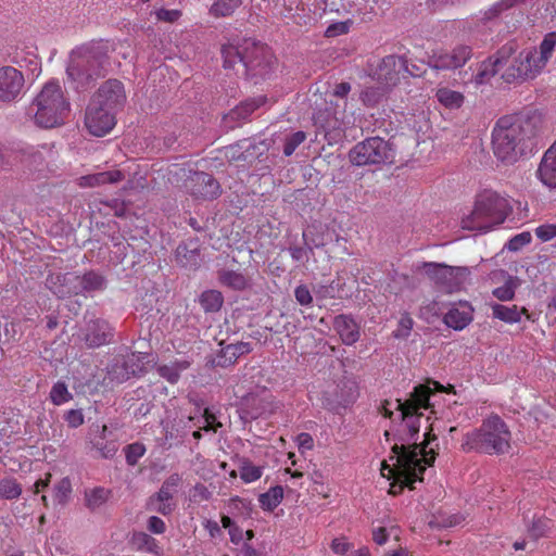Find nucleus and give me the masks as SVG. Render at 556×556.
Instances as JSON below:
<instances>
[{"mask_svg": "<svg viewBox=\"0 0 556 556\" xmlns=\"http://www.w3.org/2000/svg\"><path fill=\"white\" fill-rule=\"evenodd\" d=\"M437 440L434 434L427 432L424 442L419 445L394 444L391 447L392 455L389 457L391 465L383 460L381 463V476L389 480V494L399 495L405 488L414 489V483L422 481L427 466H432L437 453L433 448L427 451L431 441Z\"/></svg>", "mask_w": 556, "mask_h": 556, "instance_id": "f257e3e1", "label": "nucleus"}, {"mask_svg": "<svg viewBox=\"0 0 556 556\" xmlns=\"http://www.w3.org/2000/svg\"><path fill=\"white\" fill-rule=\"evenodd\" d=\"M222 58L226 70L247 77H266L276 60L271 51L251 38H232L222 47Z\"/></svg>", "mask_w": 556, "mask_h": 556, "instance_id": "f03ea898", "label": "nucleus"}, {"mask_svg": "<svg viewBox=\"0 0 556 556\" xmlns=\"http://www.w3.org/2000/svg\"><path fill=\"white\" fill-rule=\"evenodd\" d=\"M109 50V45L103 41H91L72 50L66 76L76 91L87 90L105 74Z\"/></svg>", "mask_w": 556, "mask_h": 556, "instance_id": "7ed1b4c3", "label": "nucleus"}, {"mask_svg": "<svg viewBox=\"0 0 556 556\" xmlns=\"http://www.w3.org/2000/svg\"><path fill=\"white\" fill-rule=\"evenodd\" d=\"M510 440L511 433L506 422L498 415H491L479 428L464 435L462 450L501 455L509 451Z\"/></svg>", "mask_w": 556, "mask_h": 556, "instance_id": "20e7f679", "label": "nucleus"}, {"mask_svg": "<svg viewBox=\"0 0 556 556\" xmlns=\"http://www.w3.org/2000/svg\"><path fill=\"white\" fill-rule=\"evenodd\" d=\"M509 212L506 198L496 191L485 189L475 201L473 210L462 219V227L468 230L486 232L493 226L504 223Z\"/></svg>", "mask_w": 556, "mask_h": 556, "instance_id": "39448f33", "label": "nucleus"}, {"mask_svg": "<svg viewBox=\"0 0 556 556\" xmlns=\"http://www.w3.org/2000/svg\"><path fill=\"white\" fill-rule=\"evenodd\" d=\"M36 125L42 128L61 126L71 111V104L59 80L48 81L33 102Z\"/></svg>", "mask_w": 556, "mask_h": 556, "instance_id": "423d86ee", "label": "nucleus"}, {"mask_svg": "<svg viewBox=\"0 0 556 556\" xmlns=\"http://www.w3.org/2000/svg\"><path fill=\"white\" fill-rule=\"evenodd\" d=\"M169 174L182 179L184 190L194 200L213 201L222 194L220 184L205 172H191L178 165H173Z\"/></svg>", "mask_w": 556, "mask_h": 556, "instance_id": "0eeeda50", "label": "nucleus"}, {"mask_svg": "<svg viewBox=\"0 0 556 556\" xmlns=\"http://www.w3.org/2000/svg\"><path fill=\"white\" fill-rule=\"evenodd\" d=\"M349 156L357 166L393 163L395 151L391 141H358L351 149Z\"/></svg>", "mask_w": 556, "mask_h": 556, "instance_id": "6e6552de", "label": "nucleus"}, {"mask_svg": "<svg viewBox=\"0 0 556 556\" xmlns=\"http://www.w3.org/2000/svg\"><path fill=\"white\" fill-rule=\"evenodd\" d=\"M437 392L455 393V390L451 384L444 388L438 381L428 380L426 383L416 386L406 401L397 400L396 409L402 412L403 419L414 416L417 410L428 409L432 406L430 401Z\"/></svg>", "mask_w": 556, "mask_h": 556, "instance_id": "1a4fd4ad", "label": "nucleus"}, {"mask_svg": "<svg viewBox=\"0 0 556 556\" xmlns=\"http://www.w3.org/2000/svg\"><path fill=\"white\" fill-rule=\"evenodd\" d=\"M545 66L546 65L539 59L538 50H522L503 72L502 78L506 83L532 79L536 77Z\"/></svg>", "mask_w": 556, "mask_h": 556, "instance_id": "9d476101", "label": "nucleus"}, {"mask_svg": "<svg viewBox=\"0 0 556 556\" xmlns=\"http://www.w3.org/2000/svg\"><path fill=\"white\" fill-rule=\"evenodd\" d=\"M422 268L431 281L448 292L459 290L469 275L467 267L448 266L433 262L424 263Z\"/></svg>", "mask_w": 556, "mask_h": 556, "instance_id": "9b49d317", "label": "nucleus"}, {"mask_svg": "<svg viewBox=\"0 0 556 556\" xmlns=\"http://www.w3.org/2000/svg\"><path fill=\"white\" fill-rule=\"evenodd\" d=\"M535 118L525 117L521 114L505 115L501 117L492 131V139H519L534 136Z\"/></svg>", "mask_w": 556, "mask_h": 556, "instance_id": "f8f14e48", "label": "nucleus"}, {"mask_svg": "<svg viewBox=\"0 0 556 556\" xmlns=\"http://www.w3.org/2000/svg\"><path fill=\"white\" fill-rule=\"evenodd\" d=\"M89 102L117 114L126 103L124 85L117 79H108L92 93Z\"/></svg>", "mask_w": 556, "mask_h": 556, "instance_id": "ddd939ff", "label": "nucleus"}, {"mask_svg": "<svg viewBox=\"0 0 556 556\" xmlns=\"http://www.w3.org/2000/svg\"><path fill=\"white\" fill-rule=\"evenodd\" d=\"M402 73H409L407 62L399 55H388L379 61L375 68L370 70L369 75L380 85L389 88L395 86L400 80Z\"/></svg>", "mask_w": 556, "mask_h": 556, "instance_id": "4468645a", "label": "nucleus"}, {"mask_svg": "<svg viewBox=\"0 0 556 556\" xmlns=\"http://www.w3.org/2000/svg\"><path fill=\"white\" fill-rule=\"evenodd\" d=\"M85 128L91 136L104 137L116 125V114L88 102L84 115Z\"/></svg>", "mask_w": 556, "mask_h": 556, "instance_id": "2eb2a0df", "label": "nucleus"}, {"mask_svg": "<svg viewBox=\"0 0 556 556\" xmlns=\"http://www.w3.org/2000/svg\"><path fill=\"white\" fill-rule=\"evenodd\" d=\"M266 102L267 98L265 96H258L240 102L223 116L220 126L226 130L240 127L243 123L249 121L253 112L265 105Z\"/></svg>", "mask_w": 556, "mask_h": 556, "instance_id": "dca6fc26", "label": "nucleus"}, {"mask_svg": "<svg viewBox=\"0 0 556 556\" xmlns=\"http://www.w3.org/2000/svg\"><path fill=\"white\" fill-rule=\"evenodd\" d=\"M513 53L514 47L511 45L502 47L495 55L489 58L479 65L478 72L473 77V81L477 85L489 83L504 66L507 65Z\"/></svg>", "mask_w": 556, "mask_h": 556, "instance_id": "f3484780", "label": "nucleus"}, {"mask_svg": "<svg viewBox=\"0 0 556 556\" xmlns=\"http://www.w3.org/2000/svg\"><path fill=\"white\" fill-rule=\"evenodd\" d=\"M113 327L102 318L91 319L81 329V339L88 348L108 344L113 338Z\"/></svg>", "mask_w": 556, "mask_h": 556, "instance_id": "a211bd4d", "label": "nucleus"}, {"mask_svg": "<svg viewBox=\"0 0 556 556\" xmlns=\"http://www.w3.org/2000/svg\"><path fill=\"white\" fill-rule=\"evenodd\" d=\"M471 55L472 51L469 46L459 45L451 52L433 54L430 58L429 64L435 70H456L464 66Z\"/></svg>", "mask_w": 556, "mask_h": 556, "instance_id": "6ab92c4d", "label": "nucleus"}, {"mask_svg": "<svg viewBox=\"0 0 556 556\" xmlns=\"http://www.w3.org/2000/svg\"><path fill=\"white\" fill-rule=\"evenodd\" d=\"M24 86L23 74L12 66L0 67V102L15 100Z\"/></svg>", "mask_w": 556, "mask_h": 556, "instance_id": "aec40b11", "label": "nucleus"}, {"mask_svg": "<svg viewBox=\"0 0 556 556\" xmlns=\"http://www.w3.org/2000/svg\"><path fill=\"white\" fill-rule=\"evenodd\" d=\"M181 482V478L178 473L170 475L162 484L159 492L151 497V504L154 505V509L164 515H170L175 508L173 503V493L175 489Z\"/></svg>", "mask_w": 556, "mask_h": 556, "instance_id": "412c9836", "label": "nucleus"}, {"mask_svg": "<svg viewBox=\"0 0 556 556\" xmlns=\"http://www.w3.org/2000/svg\"><path fill=\"white\" fill-rule=\"evenodd\" d=\"M47 283L59 298L77 295L81 293L78 275L75 273H58L48 277Z\"/></svg>", "mask_w": 556, "mask_h": 556, "instance_id": "4be33fe9", "label": "nucleus"}, {"mask_svg": "<svg viewBox=\"0 0 556 556\" xmlns=\"http://www.w3.org/2000/svg\"><path fill=\"white\" fill-rule=\"evenodd\" d=\"M472 319L473 308L466 301H460L457 304H453L443 317L444 324L454 330L465 329L472 321Z\"/></svg>", "mask_w": 556, "mask_h": 556, "instance_id": "5701e85b", "label": "nucleus"}, {"mask_svg": "<svg viewBox=\"0 0 556 556\" xmlns=\"http://www.w3.org/2000/svg\"><path fill=\"white\" fill-rule=\"evenodd\" d=\"M496 159L504 164H514L523 154L525 141H491Z\"/></svg>", "mask_w": 556, "mask_h": 556, "instance_id": "b1692460", "label": "nucleus"}, {"mask_svg": "<svg viewBox=\"0 0 556 556\" xmlns=\"http://www.w3.org/2000/svg\"><path fill=\"white\" fill-rule=\"evenodd\" d=\"M538 175L543 185L556 188V141L544 153Z\"/></svg>", "mask_w": 556, "mask_h": 556, "instance_id": "393cba45", "label": "nucleus"}, {"mask_svg": "<svg viewBox=\"0 0 556 556\" xmlns=\"http://www.w3.org/2000/svg\"><path fill=\"white\" fill-rule=\"evenodd\" d=\"M251 351L252 346L249 342H237L228 344L219 351L216 358L214 359V364L219 367L231 366L240 356L249 354Z\"/></svg>", "mask_w": 556, "mask_h": 556, "instance_id": "a878e982", "label": "nucleus"}, {"mask_svg": "<svg viewBox=\"0 0 556 556\" xmlns=\"http://www.w3.org/2000/svg\"><path fill=\"white\" fill-rule=\"evenodd\" d=\"M124 178V174L121 170L115 169L81 176L77 179V185L80 188H93L105 184H117Z\"/></svg>", "mask_w": 556, "mask_h": 556, "instance_id": "bb28decb", "label": "nucleus"}, {"mask_svg": "<svg viewBox=\"0 0 556 556\" xmlns=\"http://www.w3.org/2000/svg\"><path fill=\"white\" fill-rule=\"evenodd\" d=\"M333 326L344 344L352 345L358 341L359 328L353 318L339 315L334 318Z\"/></svg>", "mask_w": 556, "mask_h": 556, "instance_id": "cd10ccee", "label": "nucleus"}, {"mask_svg": "<svg viewBox=\"0 0 556 556\" xmlns=\"http://www.w3.org/2000/svg\"><path fill=\"white\" fill-rule=\"evenodd\" d=\"M493 317L506 324H516L521 320V316L530 318V314L526 307H518L517 305L506 306L503 304H494L492 306Z\"/></svg>", "mask_w": 556, "mask_h": 556, "instance_id": "c85d7f7f", "label": "nucleus"}, {"mask_svg": "<svg viewBox=\"0 0 556 556\" xmlns=\"http://www.w3.org/2000/svg\"><path fill=\"white\" fill-rule=\"evenodd\" d=\"M218 281L233 290H244L248 287V278L238 270L222 269L218 271Z\"/></svg>", "mask_w": 556, "mask_h": 556, "instance_id": "c756f323", "label": "nucleus"}, {"mask_svg": "<svg viewBox=\"0 0 556 556\" xmlns=\"http://www.w3.org/2000/svg\"><path fill=\"white\" fill-rule=\"evenodd\" d=\"M190 363L188 361H174L169 364L160 365L157 374L166 379L169 383L175 384L180 378V374L188 369Z\"/></svg>", "mask_w": 556, "mask_h": 556, "instance_id": "7c9ffc66", "label": "nucleus"}, {"mask_svg": "<svg viewBox=\"0 0 556 556\" xmlns=\"http://www.w3.org/2000/svg\"><path fill=\"white\" fill-rule=\"evenodd\" d=\"M435 97L440 104L450 110L459 109L465 100V97L462 92L452 90L447 87L439 88L435 92Z\"/></svg>", "mask_w": 556, "mask_h": 556, "instance_id": "2f4dec72", "label": "nucleus"}, {"mask_svg": "<svg viewBox=\"0 0 556 556\" xmlns=\"http://www.w3.org/2000/svg\"><path fill=\"white\" fill-rule=\"evenodd\" d=\"M177 263L189 269H197L200 266V254L197 248L188 249L186 244H180L176 249Z\"/></svg>", "mask_w": 556, "mask_h": 556, "instance_id": "473e14b6", "label": "nucleus"}, {"mask_svg": "<svg viewBox=\"0 0 556 556\" xmlns=\"http://www.w3.org/2000/svg\"><path fill=\"white\" fill-rule=\"evenodd\" d=\"M199 304L205 313H216L224 304V296L218 290H205L199 296Z\"/></svg>", "mask_w": 556, "mask_h": 556, "instance_id": "72a5a7b5", "label": "nucleus"}, {"mask_svg": "<svg viewBox=\"0 0 556 556\" xmlns=\"http://www.w3.org/2000/svg\"><path fill=\"white\" fill-rule=\"evenodd\" d=\"M110 495L111 491L103 486L86 490L84 494L85 505L90 510H96L108 502Z\"/></svg>", "mask_w": 556, "mask_h": 556, "instance_id": "f704fd0d", "label": "nucleus"}, {"mask_svg": "<svg viewBox=\"0 0 556 556\" xmlns=\"http://www.w3.org/2000/svg\"><path fill=\"white\" fill-rule=\"evenodd\" d=\"M78 280L81 292L103 290L106 286L105 278L92 270L84 274L83 276L78 275Z\"/></svg>", "mask_w": 556, "mask_h": 556, "instance_id": "c9c22d12", "label": "nucleus"}, {"mask_svg": "<svg viewBox=\"0 0 556 556\" xmlns=\"http://www.w3.org/2000/svg\"><path fill=\"white\" fill-rule=\"evenodd\" d=\"M283 498V489L280 485L271 486L267 492L258 496L261 507L265 510L273 511Z\"/></svg>", "mask_w": 556, "mask_h": 556, "instance_id": "e433bc0d", "label": "nucleus"}, {"mask_svg": "<svg viewBox=\"0 0 556 556\" xmlns=\"http://www.w3.org/2000/svg\"><path fill=\"white\" fill-rule=\"evenodd\" d=\"M303 240L312 253L314 248H321L325 245L324 228L320 224H312L307 230L303 232Z\"/></svg>", "mask_w": 556, "mask_h": 556, "instance_id": "4c0bfd02", "label": "nucleus"}, {"mask_svg": "<svg viewBox=\"0 0 556 556\" xmlns=\"http://www.w3.org/2000/svg\"><path fill=\"white\" fill-rule=\"evenodd\" d=\"M242 0H217L210 8V14L214 17H226L231 15Z\"/></svg>", "mask_w": 556, "mask_h": 556, "instance_id": "58836bf2", "label": "nucleus"}, {"mask_svg": "<svg viewBox=\"0 0 556 556\" xmlns=\"http://www.w3.org/2000/svg\"><path fill=\"white\" fill-rule=\"evenodd\" d=\"M72 482L68 477L62 478L53 485V501L59 505H65L72 494Z\"/></svg>", "mask_w": 556, "mask_h": 556, "instance_id": "ea45409f", "label": "nucleus"}, {"mask_svg": "<svg viewBox=\"0 0 556 556\" xmlns=\"http://www.w3.org/2000/svg\"><path fill=\"white\" fill-rule=\"evenodd\" d=\"M314 123L317 127L325 130V138L331 136V131L336 130L339 126V117L330 113L317 112L314 115Z\"/></svg>", "mask_w": 556, "mask_h": 556, "instance_id": "a19ab883", "label": "nucleus"}, {"mask_svg": "<svg viewBox=\"0 0 556 556\" xmlns=\"http://www.w3.org/2000/svg\"><path fill=\"white\" fill-rule=\"evenodd\" d=\"M22 494V485L14 478L0 480V498L15 500Z\"/></svg>", "mask_w": 556, "mask_h": 556, "instance_id": "79ce46f5", "label": "nucleus"}, {"mask_svg": "<svg viewBox=\"0 0 556 556\" xmlns=\"http://www.w3.org/2000/svg\"><path fill=\"white\" fill-rule=\"evenodd\" d=\"M242 409L248 417L256 419L264 412V406L257 395L249 394L242 400Z\"/></svg>", "mask_w": 556, "mask_h": 556, "instance_id": "37998d69", "label": "nucleus"}, {"mask_svg": "<svg viewBox=\"0 0 556 556\" xmlns=\"http://www.w3.org/2000/svg\"><path fill=\"white\" fill-rule=\"evenodd\" d=\"M263 468L253 465L249 459H244L240 466V478L244 483H252L261 479Z\"/></svg>", "mask_w": 556, "mask_h": 556, "instance_id": "c03bdc74", "label": "nucleus"}, {"mask_svg": "<svg viewBox=\"0 0 556 556\" xmlns=\"http://www.w3.org/2000/svg\"><path fill=\"white\" fill-rule=\"evenodd\" d=\"M556 47V33H548L545 35L543 41L540 45L538 51L539 59L546 65L548 60L552 58L554 49Z\"/></svg>", "mask_w": 556, "mask_h": 556, "instance_id": "a18cd8bd", "label": "nucleus"}, {"mask_svg": "<svg viewBox=\"0 0 556 556\" xmlns=\"http://www.w3.org/2000/svg\"><path fill=\"white\" fill-rule=\"evenodd\" d=\"M72 399L64 382L58 381L50 391V400L54 405H62Z\"/></svg>", "mask_w": 556, "mask_h": 556, "instance_id": "49530a36", "label": "nucleus"}, {"mask_svg": "<svg viewBox=\"0 0 556 556\" xmlns=\"http://www.w3.org/2000/svg\"><path fill=\"white\" fill-rule=\"evenodd\" d=\"M387 87H368L361 93V100L365 105L372 106L382 98Z\"/></svg>", "mask_w": 556, "mask_h": 556, "instance_id": "de8ad7c7", "label": "nucleus"}, {"mask_svg": "<svg viewBox=\"0 0 556 556\" xmlns=\"http://www.w3.org/2000/svg\"><path fill=\"white\" fill-rule=\"evenodd\" d=\"M516 283L509 277L505 283L493 290V295L500 301H511L515 298Z\"/></svg>", "mask_w": 556, "mask_h": 556, "instance_id": "09e8293b", "label": "nucleus"}, {"mask_svg": "<svg viewBox=\"0 0 556 556\" xmlns=\"http://www.w3.org/2000/svg\"><path fill=\"white\" fill-rule=\"evenodd\" d=\"M128 367L129 365L127 361H124L121 365L116 363L109 371L110 379L112 381H116L117 383H121L129 379L130 376L135 374V370L132 369L131 371H129Z\"/></svg>", "mask_w": 556, "mask_h": 556, "instance_id": "8fccbe9b", "label": "nucleus"}, {"mask_svg": "<svg viewBox=\"0 0 556 556\" xmlns=\"http://www.w3.org/2000/svg\"><path fill=\"white\" fill-rule=\"evenodd\" d=\"M146 446L142 443L136 442L126 446V462L128 465L134 466L144 455Z\"/></svg>", "mask_w": 556, "mask_h": 556, "instance_id": "3c124183", "label": "nucleus"}, {"mask_svg": "<svg viewBox=\"0 0 556 556\" xmlns=\"http://www.w3.org/2000/svg\"><path fill=\"white\" fill-rule=\"evenodd\" d=\"M552 521L547 518H539L532 522L529 529L530 535L534 539L542 538L551 530Z\"/></svg>", "mask_w": 556, "mask_h": 556, "instance_id": "603ef678", "label": "nucleus"}, {"mask_svg": "<svg viewBox=\"0 0 556 556\" xmlns=\"http://www.w3.org/2000/svg\"><path fill=\"white\" fill-rule=\"evenodd\" d=\"M534 233L542 242H548L556 238V224H542L534 229Z\"/></svg>", "mask_w": 556, "mask_h": 556, "instance_id": "864d4df0", "label": "nucleus"}, {"mask_svg": "<svg viewBox=\"0 0 556 556\" xmlns=\"http://www.w3.org/2000/svg\"><path fill=\"white\" fill-rule=\"evenodd\" d=\"M212 496L210 490L202 483H197L190 490V501L194 503H201L203 501H208Z\"/></svg>", "mask_w": 556, "mask_h": 556, "instance_id": "5fc2aeb1", "label": "nucleus"}, {"mask_svg": "<svg viewBox=\"0 0 556 556\" xmlns=\"http://www.w3.org/2000/svg\"><path fill=\"white\" fill-rule=\"evenodd\" d=\"M294 296H295L296 302L301 306H311L313 304L312 293H311L309 289L307 288V286H305V285H300L295 288Z\"/></svg>", "mask_w": 556, "mask_h": 556, "instance_id": "6e6d98bb", "label": "nucleus"}, {"mask_svg": "<svg viewBox=\"0 0 556 556\" xmlns=\"http://www.w3.org/2000/svg\"><path fill=\"white\" fill-rule=\"evenodd\" d=\"M203 418H204L205 425L201 429L206 432H210V431L216 432L217 429L222 427V424L219 421H217L215 414L212 413L210 408L204 409Z\"/></svg>", "mask_w": 556, "mask_h": 556, "instance_id": "4d7b16f0", "label": "nucleus"}, {"mask_svg": "<svg viewBox=\"0 0 556 556\" xmlns=\"http://www.w3.org/2000/svg\"><path fill=\"white\" fill-rule=\"evenodd\" d=\"M527 0H500L495 4L492 5V8L489 10L491 16H496L501 12L514 7L515 4L519 2H526Z\"/></svg>", "mask_w": 556, "mask_h": 556, "instance_id": "13d9d810", "label": "nucleus"}, {"mask_svg": "<svg viewBox=\"0 0 556 556\" xmlns=\"http://www.w3.org/2000/svg\"><path fill=\"white\" fill-rule=\"evenodd\" d=\"M531 242V235L530 232H521L517 236H515L513 239H510L508 243V249L511 251H516L523 245H527Z\"/></svg>", "mask_w": 556, "mask_h": 556, "instance_id": "bf43d9fd", "label": "nucleus"}, {"mask_svg": "<svg viewBox=\"0 0 556 556\" xmlns=\"http://www.w3.org/2000/svg\"><path fill=\"white\" fill-rule=\"evenodd\" d=\"M65 421L72 428H77L84 424V415L79 409H71L64 416Z\"/></svg>", "mask_w": 556, "mask_h": 556, "instance_id": "052dcab7", "label": "nucleus"}, {"mask_svg": "<svg viewBox=\"0 0 556 556\" xmlns=\"http://www.w3.org/2000/svg\"><path fill=\"white\" fill-rule=\"evenodd\" d=\"M349 30L350 22H338L328 26L326 29V35L329 37L340 36L349 33Z\"/></svg>", "mask_w": 556, "mask_h": 556, "instance_id": "680f3d73", "label": "nucleus"}, {"mask_svg": "<svg viewBox=\"0 0 556 556\" xmlns=\"http://www.w3.org/2000/svg\"><path fill=\"white\" fill-rule=\"evenodd\" d=\"M331 551L338 555H344L349 552L351 545L345 538H336L331 542Z\"/></svg>", "mask_w": 556, "mask_h": 556, "instance_id": "e2e57ef3", "label": "nucleus"}, {"mask_svg": "<svg viewBox=\"0 0 556 556\" xmlns=\"http://www.w3.org/2000/svg\"><path fill=\"white\" fill-rule=\"evenodd\" d=\"M296 444L301 451H311L314 447V439L309 433L301 432L296 437Z\"/></svg>", "mask_w": 556, "mask_h": 556, "instance_id": "0e129e2a", "label": "nucleus"}, {"mask_svg": "<svg viewBox=\"0 0 556 556\" xmlns=\"http://www.w3.org/2000/svg\"><path fill=\"white\" fill-rule=\"evenodd\" d=\"M148 529L155 534H162L166 530L165 522L156 516H151L148 520Z\"/></svg>", "mask_w": 556, "mask_h": 556, "instance_id": "69168bd1", "label": "nucleus"}, {"mask_svg": "<svg viewBox=\"0 0 556 556\" xmlns=\"http://www.w3.org/2000/svg\"><path fill=\"white\" fill-rule=\"evenodd\" d=\"M291 257L296 262H306L308 261V250L302 248V247H291L289 249Z\"/></svg>", "mask_w": 556, "mask_h": 556, "instance_id": "338daca9", "label": "nucleus"}, {"mask_svg": "<svg viewBox=\"0 0 556 556\" xmlns=\"http://www.w3.org/2000/svg\"><path fill=\"white\" fill-rule=\"evenodd\" d=\"M157 18L166 22H174L180 16V12L177 10H165L162 9L156 13Z\"/></svg>", "mask_w": 556, "mask_h": 556, "instance_id": "774afa93", "label": "nucleus"}]
</instances>
